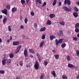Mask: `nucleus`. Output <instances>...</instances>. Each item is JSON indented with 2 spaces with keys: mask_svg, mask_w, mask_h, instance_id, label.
I'll use <instances>...</instances> for the list:
<instances>
[{
  "mask_svg": "<svg viewBox=\"0 0 79 79\" xmlns=\"http://www.w3.org/2000/svg\"><path fill=\"white\" fill-rule=\"evenodd\" d=\"M60 24L62 26H64V24H65V23L64 21L60 22Z\"/></svg>",
  "mask_w": 79,
  "mask_h": 79,
  "instance_id": "b1692460",
  "label": "nucleus"
},
{
  "mask_svg": "<svg viewBox=\"0 0 79 79\" xmlns=\"http://www.w3.org/2000/svg\"><path fill=\"white\" fill-rule=\"evenodd\" d=\"M2 12L3 14H5L6 15H8V12H7V9H4V10L2 11Z\"/></svg>",
  "mask_w": 79,
  "mask_h": 79,
  "instance_id": "423d86ee",
  "label": "nucleus"
},
{
  "mask_svg": "<svg viewBox=\"0 0 79 79\" xmlns=\"http://www.w3.org/2000/svg\"><path fill=\"white\" fill-rule=\"evenodd\" d=\"M57 2V0H54V3H53L52 5L53 6H55L56 4V2Z\"/></svg>",
  "mask_w": 79,
  "mask_h": 79,
  "instance_id": "a878e982",
  "label": "nucleus"
},
{
  "mask_svg": "<svg viewBox=\"0 0 79 79\" xmlns=\"http://www.w3.org/2000/svg\"><path fill=\"white\" fill-rule=\"evenodd\" d=\"M63 39H60L59 40H58L57 39H56L55 40V42H56V45H58L59 44H61V43H62V42H63Z\"/></svg>",
  "mask_w": 79,
  "mask_h": 79,
  "instance_id": "f257e3e1",
  "label": "nucleus"
},
{
  "mask_svg": "<svg viewBox=\"0 0 79 79\" xmlns=\"http://www.w3.org/2000/svg\"><path fill=\"white\" fill-rule=\"evenodd\" d=\"M36 2H39L40 4H42V2L40 0H35Z\"/></svg>",
  "mask_w": 79,
  "mask_h": 79,
  "instance_id": "a19ab883",
  "label": "nucleus"
},
{
  "mask_svg": "<svg viewBox=\"0 0 79 79\" xmlns=\"http://www.w3.org/2000/svg\"><path fill=\"white\" fill-rule=\"evenodd\" d=\"M12 39H13V37H12V36H10L9 40H12Z\"/></svg>",
  "mask_w": 79,
  "mask_h": 79,
  "instance_id": "5fc2aeb1",
  "label": "nucleus"
},
{
  "mask_svg": "<svg viewBox=\"0 0 79 79\" xmlns=\"http://www.w3.org/2000/svg\"><path fill=\"white\" fill-rule=\"evenodd\" d=\"M75 32H77V33H78L79 32V29L78 28H76L75 29Z\"/></svg>",
  "mask_w": 79,
  "mask_h": 79,
  "instance_id": "473e14b6",
  "label": "nucleus"
},
{
  "mask_svg": "<svg viewBox=\"0 0 79 79\" xmlns=\"http://www.w3.org/2000/svg\"><path fill=\"white\" fill-rule=\"evenodd\" d=\"M59 33L58 34V36L59 37H60V36H61V35H63V31H60L59 32Z\"/></svg>",
  "mask_w": 79,
  "mask_h": 79,
  "instance_id": "9d476101",
  "label": "nucleus"
},
{
  "mask_svg": "<svg viewBox=\"0 0 79 79\" xmlns=\"http://www.w3.org/2000/svg\"><path fill=\"white\" fill-rule=\"evenodd\" d=\"M74 8L75 11H79V9H78V8H77L76 7H74Z\"/></svg>",
  "mask_w": 79,
  "mask_h": 79,
  "instance_id": "c9c22d12",
  "label": "nucleus"
},
{
  "mask_svg": "<svg viewBox=\"0 0 79 79\" xmlns=\"http://www.w3.org/2000/svg\"><path fill=\"white\" fill-rule=\"evenodd\" d=\"M7 43H10V40H7Z\"/></svg>",
  "mask_w": 79,
  "mask_h": 79,
  "instance_id": "bf43d9fd",
  "label": "nucleus"
},
{
  "mask_svg": "<svg viewBox=\"0 0 79 79\" xmlns=\"http://www.w3.org/2000/svg\"><path fill=\"white\" fill-rule=\"evenodd\" d=\"M2 17H3V16H2V15H1L0 16V19H2Z\"/></svg>",
  "mask_w": 79,
  "mask_h": 79,
  "instance_id": "052dcab7",
  "label": "nucleus"
},
{
  "mask_svg": "<svg viewBox=\"0 0 79 79\" xmlns=\"http://www.w3.org/2000/svg\"><path fill=\"white\" fill-rule=\"evenodd\" d=\"M29 52L31 53H35V52L34 51H33V50L31 49H29Z\"/></svg>",
  "mask_w": 79,
  "mask_h": 79,
  "instance_id": "4be33fe9",
  "label": "nucleus"
},
{
  "mask_svg": "<svg viewBox=\"0 0 79 79\" xmlns=\"http://www.w3.org/2000/svg\"><path fill=\"white\" fill-rule=\"evenodd\" d=\"M30 14L31 16H34V13L33 12H31L30 13Z\"/></svg>",
  "mask_w": 79,
  "mask_h": 79,
  "instance_id": "49530a36",
  "label": "nucleus"
},
{
  "mask_svg": "<svg viewBox=\"0 0 79 79\" xmlns=\"http://www.w3.org/2000/svg\"><path fill=\"white\" fill-rule=\"evenodd\" d=\"M30 56H31V58H33L34 57V56L31 55H30Z\"/></svg>",
  "mask_w": 79,
  "mask_h": 79,
  "instance_id": "680f3d73",
  "label": "nucleus"
},
{
  "mask_svg": "<svg viewBox=\"0 0 79 79\" xmlns=\"http://www.w3.org/2000/svg\"><path fill=\"white\" fill-rule=\"evenodd\" d=\"M46 24H48V25H51V24H52V22L50 20L48 19L46 23Z\"/></svg>",
  "mask_w": 79,
  "mask_h": 79,
  "instance_id": "dca6fc26",
  "label": "nucleus"
},
{
  "mask_svg": "<svg viewBox=\"0 0 79 79\" xmlns=\"http://www.w3.org/2000/svg\"><path fill=\"white\" fill-rule=\"evenodd\" d=\"M21 45H19L18 46L15 51V54H17V53L19 52V50H20V49H21Z\"/></svg>",
  "mask_w": 79,
  "mask_h": 79,
  "instance_id": "f03ea898",
  "label": "nucleus"
},
{
  "mask_svg": "<svg viewBox=\"0 0 79 79\" xmlns=\"http://www.w3.org/2000/svg\"><path fill=\"white\" fill-rule=\"evenodd\" d=\"M0 74H5L4 70H0Z\"/></svg>",
  "mask_w": 79,
  "mask_h": 79,
  "instance_id": "58836bf2",
  "label": "nucleus"
},
{
  "mask_svg": "<svg viewBox=\"0 0 79 79\" xmlns=\"http://www.w3.org/2000/svg\"><path fill=\"white\" fill-rule=\"evenodd\" d=\"M2 42V39L1 38H0V43H1Z\"/></svg>",
  "mask_w": 79,
  "mask_h": 79,
  "instance_id": "69168bd1",
  "label": "nucleus"
},
{
  "mask_svg": "<svg viewBox=\"0 0 79 79\" xmlns=\"http://www.w3.org/2000/svg\"><path fill=\"white\" fill-rule=\"evenodd\" d=\"M34 68L35 69H38L39 67V64L38 63V61H36V62L35 64L34 65Z\"/></svg>",
  "mask_w": 79,
  "mask_h": 79,
  "instance_id": "7ed1b4c3",
  "label": "nucleus"
},
{
  "mask_svg": "<svg viewBox=\"0 0 79 79\" xmlns=\"http://www.w3.org/2000/svg\"><path fill=\"white\" fill-rule=\"evenodd\" d=\"M7 65H9L11 63V60L10 59H8L7 60Z\"/></svg>",
  "mask_w": 79,
  "mask_h": 79,
  "instance_id": "a211bd4d",
  "label": "nucleus"
},
{
  "mask_svg": "<svg viewBox=\"0 0 79 79\" xmlns=\"http://www.w3.org/2000/svg\"><path fill=\"white\" fill-rule=\"evenodd\" d=\"M59 55L58 54L54 55L55 58H56V60L58 59L59 58Z\"/></svg>",
  "mask_w": 79,
  "mask_h": 79,
  "instance_id": "393cba45",
  "label": "nucleus"
},
{
  "mask_svg": "<svg viewBox=\"0 0 79 79\" xmlns=\"http://www.w3.org/2000/svg\"><path fill=\"white\" fill-rule=\"evenodd\" d=\"M63 9L65 11H66L69 12L70 11H71V10H72V9L71 8H70L69 9L67 7H63Z\"/></svg>",
  "mask_w": 79,
  "mask_h": 79,
  "instance_id": "39448f33",
  "label": "nucleus"
},
{
  "mask_svg": "<svg viewBox=\"0 0 79 79\" xmlns=\"http://www.w3.org/2000/svg\"><path fill=\"white\" fill-rule=\"evenodd\" d=\"M61 5V2H59V6H60Z\"/></svg>",
  "mask_w": 79,
  "mask_h": 79,
  "instance_id": "3c124183",
  "label": "nucleus"
},
{
  "mask_svg": "<svg viewBox=\"0 0 79 79\" xmlns=\"http://www.w3.org/2000/svg\"><path fill=\"white\" fill-rule=\"evenodd\" d=\"M34 27L37 29V23H35L34 25Z\"/></svg>",
  "mask_w": 79,
  "mask_h": 79,
  "instance_id": "ea45409f",
  "label": "nucleus"
},
{
  "mask_svg": "<svg viewBox=\"0 0 79 79\" xmlns=\"http://www.w3.org/2000/svg\"><path fill=\"white\" fill-rule=\"evenodd\" d=\"M77 36L79 38V33L77 34Z\"/></svg>",
  "mask_w": 79,
  "mask_h": 79,
  "instance_id": "774afa93",
  "label": "nucleus"
},
{
  "mask_svg": "<svg viewBox=\"0 0 79 79\" xmlns=\"http://www.w3.org/2000/svg\"><path fill=\"white\" fill-rule=\"evenodd\" d=\"M73 40H75V41H76L77 40V37L76 36L75 37H73Z\"/></svg>",
  "mask_w": 79,
  "mask_h": 79,
  "instance_id": "cd10ccee",
  "label": "nucleus"
},
{
  "mask_svg": "<svg viewBox=\"0 0 79 79\" xmlns=\"http://www.w3.org/2000/svg\"><path fill=\"white\" fill-rule=\"evenodd\" d=\"M52 74L54 77L56 76V73H55V72L54 71H52Z\"/></svg>",
  "mask_w": 79,
  "mask_h": 79,
  "instance_id": "72a5a7b5",
  "label": "nucleus"
},
{
  "mask_svg": "<svg viewBox=\"0 0 79 79\" xmlns=\"http://www.w3.org/2000/svg\"><path fill=\"white\" fill-rule=\"evenodd\" d=\"M8 29L9 32H11V26H8Z\"/></svg>",
  "mask_w": 79,
  "mask_h": 79,
  "instance_id": "f704fd0d",
  "label": "nucleus"
},
{
  "mask_svg": "<svg viewBox=\"0 0 79 79\" xmlns=\"http://www.w3.org/2000/svg\"><path fill=\"white\" fill-rule=\"evenodd\" d=\"M44 41L42 40V41H41L40 43V47L41 48V47H42L44 45Z\"/></svg>",
  "mask_w": 79,
  "mask_h": 79,
  "instance_id": "6ab92c4d",
  "label": "nucleus"
},
{
  "mask_svg": "<svg viewBox=\"0 0 79 79\" xmlns=\"http://www.w3.org/2000/svg\"><path fill=\"white\" fill-rule=\"evenodd\" d=\"M73 15L75 18H77L78 16V14L77 12H74L73 14Z\"/></svg>",
  "mask_w": 79,
  "mask_h": 79,
  "instance_id": "f8f14e48",
  "label": "nucleus"
},
{
  "mask_svg": "<svg viewBox=\"0 0 79 79\" xmlns=\"http://www.w3.org/2000/svg\"><path fill=\"white\" fill-rule=\"evenodd\" d=\"M52 52H53V53H55V52H56L54 50H52Z\"/></svg>",
  "mask_w": 79,
  "mask_h": 79,
  "instance_id": "338daca9",
  "label": "nucleus"
},
{
  "mask_svg": "<svg viewBox=\"0 0 79 79\" xmlns=\"http://www.w3.org/2000/svg\"><path fill=\"white\" fill-rule=\"evenodd\" d=\"M66 58L67 61H70L71 60V59L70 58V57H69V56L68 55L67 56Z\"/></svg>",
  "mask_w": 79,
  "mask_h": 79,
  "instance_id": "c85d7f7f",
  "label": "nucleus"
},
{
  "mask_svg": "<svg viewBox=\"0 0 79 79\" xmlns=\"http://www.w3.org/2000/svg\"><path fill=\"white\" fill-rule=\"evenodd\" d=\"M71 1L70 0H65L64 1V4L66 5L67 4L68 5H71Z\"/></svg>",
  "mask_w": 79,
  "mask_h": 79,
  "instance_id": "20e7f679",
  "label": "nucleus"
},
{
  "mask_svg": "<svg viewBox=\"0 0 79 79\" xmlns=\"http://www.w3.org/2000/svg\"><path fill=\"white\" fill-rule=\"evenodd\" d=\"M77 5H78V6H79V2H77Z\"/></svg>",
  "mask_w": 79,
  "mask_h": 79,
  "instance_id": "e2e57ef3",
  "label": "nucleus"
},
{
  "mask_svg": "<svg viewBox=\"0 0 79 79\" xmlns=\"http://www.w3.org/2000/svg\"><path fill=\"white\" fill-rule=\"evenodd\" d=\"M45 39V35H44L42 36V39L43 40Z\"/></svg>",
  "mask_w": 79,
  "mask_h": 79,
  "instance_id": "79ce46f5",
  "label": "nucleus"
},
{
  "mask_svg": "<svg viewBox=\"0 0 79 79\" xmlns=\"http://www.w3.org/2000/svg\"><path fill=\"white\" fill-rule=\"evenodd\" d=\"M20 28L21 29H24V26L23 25H22L20 26Z\"/></svg>",
  "mask_w": 79,
  "mask_h": 79,
  "instance_id": "de8ad7c7",
  "label": "nucleus"
},
{
  "mask_svg": "<svg viewBox=\"0 0 79 79\" xmlns=\"http://www.w3.org/2000/svg\"><path fill=\"white\" fill-rule=\"evenodd\" d=\"M50 39L51 40H52L53 39H56V36L53 35H51L50 37Z\"/></svg>",
  "mask_w": 79,
  "mask_h": 79,
  "instance_id": "9b49d317",
  "label": "nucleus"
},
{
  "mask_svg": "<svg viewBox=\"0 0 79 79\" xmlns=\"http://www.w3.org/2000/svg\"><path fill=\"white\" fill-rule=\"evenodd\" d=\"M36 56L38 57V58L40 57V55H39V53H37L36 54Z\"/></svg>",
  "mask_w": 79,
  "mask_h": 79,
  "instance_id": "8fccbe9b",
  "label": "nucleus"
},
{
  "mask_svg": "<svg viewBox=\"0 0 79 79\" xmlns=\"http://www.w3.org/2000/svg\"><path fill=\"white\" fill-rule=\"evenodd\" d=\"M7 8L8 9V10H10V5H8L6 6Z\"/></svg>",
  "mask_w": 79,
  "mask_h": 79,
  "instance_id": "37998d69",
  "label": "nucleus"
},
{
  "mask_svg": "<svg viewBox=\"0 0 79 79\" xmlns=\"http://www.w3.org/2000/svg\"><path fill=\"white\" fill-rule=\"evenodd\" d=\"M13 56H14V55L13 53H10L9 54V57L10 58H13Z\"/></svg>",
  "mask_w": 79,
  "mask_h": 79,
  "instance_id": "bb28decb",
  "label": "nucleus"
},
{
  "mask_svg": "<svg viewBox=\"0 0 79 79\" xmlns=\"http://www.w3.org/2000/svg\"><path fill=\"white\" fill-rule=\"evenodd\" d=\"M6 54H4V59H5L6 58Z\"/></svg>",
  "mask_w": 79,
  "mask_h": 79,
  "instance_id": "6e6d98bb",
  "label": "nucleus"
},
{
  "mask_svg": "<svg viewBox=\"0 0 79 79\" xmlns=\"http://www.w3.org/2000/svg\"><path fill=\"white\" fill-rule=\"evenodd\" d=\"M68 67L70 68H74V65H73V64H68Z\"/></svg>",
  "mask_w": 79,
  "mask_h": 79,
  "instance_id": "f3484780",
  "label": "nucleus"
},
{
  "mask_svg": "<svg viewBox=\"0 0 79 79\" xmlns=\"http://www.w3.org/2000/svg\"><path fill=\"white\" fill-rule=\"evenodd\" d=\"M6 59H3L2 60V65H3V66H4V65L6 64Z\"/></svg>",
  "mask_w": 79,
  "mask_h": 79,
  "instance_id": "1a4fd4ad",
  "label": "nucleus"
},
{
  "mask_svg": "<svg viewBox=\"0 0 79 79\" xmlns=\"http://www.w3.org/2000/svg\"><path fill=\"white\" fill-rule=\"evenodd\" d=\"M20 19H23V17L21 16V15L20 16Z\"/></svg>",
  "mask_w": 79,
  "mask_h": 79,
  "instance_id": "0e129e2a",
  "label": "nucleus"
},
{
  "mask_svg": "<svg viewBox=\"0 0 79 79\" xmlns=\"http://www.w3.org/2000/svg\"><path fill=\"white\" fill-rule=\"evenodd\" d=\"M29 2V0H26V4H28V3Z\"/></svg>",
  "mask_w": 79,
  "mask_h": 79,
  "instance_id": "603ef678",
  "label": "nucleus"
},
{
  "mask_svg": "<svg viewBox=\"0 0 79 79\" xmlns=\"http://www.w3.org/2000/svg\"><path fill=\"white\" fill-rule=\"evenodd\" d=\"M20 65L21 66H22L23 65V63L22 62V61H20Z\"/></svg>",
  "mask_w": 79,
  "mask_h": 79,
  "instance_id": "c03bdc74",
  "label": "nucleus"
},
{
  "mask_svg": "<svg viewBox=\"0 0 79 79\" xmlns=\"http://www.w3.org/2000/svg\"><path fill=\"white\" fill-rule=\"evenodd\" d=\"M21 2L22 4H24V3H26V1H25V0H21Z\"/></svg>",
  "mask_w": 79,
  "mask_h": 79,
  "instance_id": "e433bc0d",
  "label": "nucleus"
},
{
  "mask_svg": "<svg viewBox=\"0 0 79 79\" xmlns=\"http://www.w3.org/2000/svg\"><path fill=\"white\" fill-rule=\"evenodd\" d=\"M38 60H39V61L40 62H41V59H40V57H38Z\"/></svg>",
  "mask_w": 79,
  "mask_h": 79,
  "instance_id": "4d7b16f0",
  "label": "nucleus"
},
{
  "mask_svg": "<svg viewBox=\"0 0 79 79\" xmlns=\"http://www.w3.org/2000/svg\"><path fill=\"white\" fill-rule=\"evenodd\" d=\"M27 66V68H30V67H31V66H32V63L31 62L29 63L28 64L26 65Z\"/></svg>",
  "mask_w": 79,
  "mask_h": 79,
  "instance_id": "aec40b11",
  "label": "nucleus"
},
{
  "mask_svg": "<svg viewBox=\"0 0 79 79\" xmlns=\"http://www.w3.org/2000/svg\"><path fill=\"white\" fill-rule=\"evenodd\" d=\"M17 8L15 7H14V8L12 9V13H15V12H16V11H17Z\"/></svg>",
  "mask_w": 79,
  "mask_h": 79,
  "instance_id": "6e6552de",
  "label": "nucleus"
},
{
  "mask_svg": "<svg viewBox=\"0 0 79 79\" xmlns=\"http://www.w3.org/2000/svg\"><path fill=\"white\" fill-rule=\"evenodd\" d=\"M8 19H7V18H6V17H4L3 20V23L4 24H5L6 22V21H7Z\"/></svg>",
  "mask_w": 79,
  "mask_h": 79,
  "instance_id": "ddd939ff",
  "label": "nucleus"
},
{
  "mask_svg": "<svg viewBox=\"0 0 79 79\" xmlns=\"http://www.w3.org/2000/svg\"><path fill=\"white\" fill-rule=\"evenodd\" d=\"M19 42L17 41H14L13 42V45H18L19 44Z\"/></svg>",
  "mask_w": 79,
  "mask_h": 79,
  "instance_id": "4468645a",
  "label": "nucleus"
},
{
  "mask_svg": "<svg viewBox=\"0 0 79 79\" xmlns=\"http://www.w3.org/2000/svg\"><path fill=\"white\" fill-rule=\"evenodd\" d=\"M43 76L42 75H41L40 77V79H43Z\"/></svg>",
  "mask_w": 79,
  "mask_h": 79,
  "instance_id": "864d4df0",
  "label": "nucleus"
},
{
  "mask_svg": "<svg viewBox=\"0 0 79 79\" xmlns=\"http://www.w3.org/2000/svg\"><path fill=\"white\" fill-rule=\"evenodd\" d=\"M24 22L25 24H27V18H25L24 19Z\"/></svg>",
  "mask_w": 79,
  "mask_h": 79,
  "instance_id": "4c0bfd02",
  "label": "nucleus"
},
{
  "mask_svg": "<svg viewBox=\"0 0 79 79\" xmlns=\"http://www.w3.org/2000/svg\"><path fill=\"white\" fill-rule=\"evenodd\" d=\"M55 17V14H50L49 15V18L52 19V18H53Z\"/></svg>",
  "mask_w": 79,
  "mask_h": 79,
  "instance_id": "2eb2a0df",
  "label": "nucleus"
},
{
  "mask_svg": "<svg viewBox=\"0 0 79 79\" xmlns=\"http://www.w3.org/2000/svg\"><path fill=\"white\" fill-rule=\"evenodd\" d=\"M47 5V3L46 2H44L42 5V6H45Z\"/></svg>",
  "mask_w": 79,
  "mask_h": 79,
  "instance_id": "09e8293b",
  "label": "nucleus"
},
{
  "mask_svg": "<svg viewBox=\"0 0 79 79\" xmlns=\"http://www.w3.org/2000/svg\"><path fill=\"white\" fill-rule=\"evenodd\" d=\"M79 79V76L77 75V79Z\"/></svg>",
  "mask_w": 79,
  "mask_h": 79,
  "instance_id": "13d9d810",
  "label": "nucleus"
},
{
  "mask_svg": "<svg viewBox=\"0 0 79 79\" xmlns=\"http://www.w3.org/2000/svg\"><path fill=\"white\" fill-rule=\"evenodd\" d=\"M66 43H64L62 44L61 45V47L62 48H64L65 47H66Z\"/></svg>",
  "mask_w": 79,
  "mask_h": 79,
  "instance_id": "5701e85b",
  "label": "nucleus"
},
{
  "mask_svg": "<svg viewBox=\"0 0 79 79\" xmlns=\"http://www.w3.org/2000/svg\"><path fill=\"white\" fill-rule=\"evenodd\" d=\"M75 27L76 28H77V27H79V23H77L75 25Z\"/></svg>",
  "mask_w": 79,
  "mask_h": 79,
  "instance_id": "c756f323",
  "label": "nucleus"
},
{
  "mask_svg": "<svg viewBox=\"0 0 79 79\" xmlns=\"http://www.w3.org/2000/svg\"><path fill=\"white\" fill-rule=\"evenodd\" d=\"M76 54L77 56H79V51L77 50V52H76Z\"/></svg>",
  "mask_w": 79,
  "mask_h": 79,
  "instance_id": "a18cd8bd",
  "label": "nucleus"
},
{
  "mask_svg": "<svg viewBox=\"0 0 79 79\" xmlns=\"http://www.w3.org/2000/svg\"><path fill=\"white\" fill-rule=\"evenodd\" d=\"M43 64L44 65H45V66H47V65L48 64V62L46 60H45L44 61V63Z\"/></svg>",
  "mask_w": 79,
  "mask_h": 79,
  "instance_id": "7c9ffc66",
  "label": "nucleus"
},
{
  "mask_svg": "<svg viewBox=\"0 0 79 79\" xmlns=\"http://www.w3.org/2000/svg\"><path fill=\"white\" fill-rule=\"evenodd\" d=\"M45 30H46V27H42L40 29V32H43V31H44Z\"/></svg>",
  "mask_w": 79,
  "mask_h": 79,
  "instance_id": "412c9836",
  "label": "nucleus"
},
{
  "mask_svg": "<svg viewBox=\"0 0 79 79\" xmlns=\"http://www.w3.org/2000/svg\"><path fill=\"white\" fill-rule=\"evenodd\" d=\"M24 54V56H25V57H27V49L25 48Z\"/></svg>",
  "mask_w": 79,
  "mask_h": 79,
  "instance_id": "0eeeda50",
  "label": "nucleus"
},
{
  "mask_svg": "<svg viewBox=\"0 0 79 79\" xmlns=\"http://www.w3.org/2000/svg\"><path fill=\"white\" fill-rule=\"evenodd\" d=\"M62 78L63 79H67L68 77L65 76V75H63L62 76Z\"/></svg>",
  "mask_w": 79,
  "mask_h": 79,
  "instance_id": "2f4dec72",
  "label": "nucleus"
}]
</instances>
